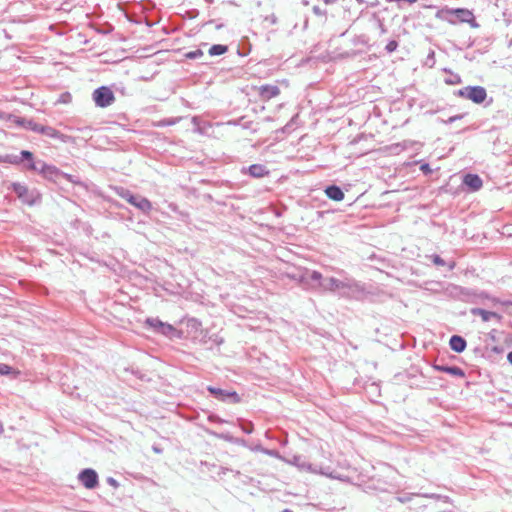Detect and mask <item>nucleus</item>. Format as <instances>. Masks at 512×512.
Here are the masks:
<instances>
[{
	"label": "nucleus",
	"instance_id": "7ed1b4c3",
	"mask_svg": "<svg viewBox=\"0 0 512 512\" xmlns=\"http://www.w3.org/2000/svg\"><path fill=\"white\" fill-rule=\"evenodd\" d=\"M438 16L450 23H455V20L452 19L450 16H455L461 22L469 23L474 20L473 13L470 10L465 9V8H456V9L446 8V9L441 10L440 13L438 14Z\"/></svg>",
	"mask_w": 512,
	"mask_h": 512
},
{
	"label": "nucleus",
	"instance_id": "bb28decb",
	"mask_svg": "<svg viewBox=\"0 0 512 512\" xmlns=\"http://www.w3.org/2000/svg\"><path fill=\"white\" fill-rule=\"evenodd\" d=\"M12 372V368L4 363H0V374L1 375H9Z\"/></svg>",
	"mask_w": 512,
	"mask_h": 512
},
{
	"label": "nucleus",
	"instance_id": "f257e3e1",
	"mask_svg": "<svg viewBox=\"0 0 512 512\" xmlns=\"http://www.w3.org/2000/svg\"><path fill=\"white\" fill-rule=\"evenodd\" d=\"M303 285L311 288H318L325 292H338L340 296L354 298L363 292L361 285L354 279L345 277L337 279L335 277L323 278L322 274L316 270H306L300 278Z\"/></svg>",
	"mask_w": 512,
	"mask_h": 512
},
{
	"label": "nucleus",
	"instance_id": "ddd939ff",
	"mask_svg": "<svg viewBox=\"0 0 512 512\" xmlns=\"http://www.w3.org/2000/svg\"><path fill=\"white\" fill-rule=\"evenodd\" d=\"M471 314L474 316H480L482 321L488 322L492 319H495L497 321L501 320V315L497 314L496 312L487 311L482 308H473L471 309Z\"/></svg>",
	"mask_w": 512,
	"mask_h": 512
},
{
	"label": "nucleus",
	"instance_id": "0eeeda50",
	"mask_svg": "<svg viewBox=\"0 0 512 512\" xmlns=\"http://www.w3.org/2000/svg\"><path fill=\"white\" fill-rule=\"evenodd\" d=\"M290 464L298 467L301 470H305L311 473H319L322 475H326L330 478H336L333 474H328L325 471L318 469L316 466L308 463L306 459L300 455H294L291 460L288 461Z\"/></svg>",
	"mask_w": 512,
	"mask_h": 512
},
{
	"label": "nucleus",
	"instance_id": "6ab92c4d",
	"mask_svg": "<svg viewBox=\"0 0 512 512\" xmlns=\"http://www.w3.org/2000/svg\"><path fill=\"white\" fill-rule=\"evenodd\" d=\"M115 193L122 199L126 200L128 203H130V201L133 200L135 196L130 190L124 187H116Z\"/></svg>",
	"mask_w": 512,
	"mask_h": 512
},
{
	"label": "nucleus",
	"instance_id": "4c0bfd02",
	"mask_svg": "<svg viewBox=\"0 0 512 512\" xmlns=\"http://www.w3.org/2000/svg\"><path fill=\"white\" fill-rule=\"evenodd\" d=\"M359 4H363L365 1L364 0H356Z\"/></svg>",
	"mask_w": 512,
	"mask_h": 512
},
{
	"label": "nucleus",
	"instance_id": "72a5a7b5",
	"mask_svg": "<svg viewBox=\"0 0 512 512\" xmlns=\"http://www.w3.org/2000/svg\"><path fill=\"white\" fill-rule=\"evenodd\" d=\"M507 360L512 365V351L507 354Z\"/></svg>",
	"mask_w": 512,
	"mask_h": 512
},
{
	"label": "nucleus",
	"instance_id": "e433bc0d",
	"mask_svg": "<svg viewBox=\"0 0 512 512\" xmlns=\"http://www.w3.org/2000/svg\"><path fill=\"white\" fill-rule=\"evenodd\" d=\"M458 118H459L458 116H454V117H451V118L449 119V121H450V122H453V121H455V120H456V119H458Z\"/></svg>",
	"mask_w": 512,
	"mask_h": 512
},
{
	"label": "nucleus",
	"instance_id": "c756f323",
	"mask_svg": "<svg viewBox=\"0 0 512 512\" xmlns=\"http://www.w3.org/2000/svg\"><path fill=\"white\" fill-rule=\"evenodd\" d=\"M432 261L437 266L445 265V261L439 255H433L432 256Z\"/></svg>",
	"mask_w": 512,
	"mask_h": 512
},
{
	"label": "nucleus",
	"instance_id": "58836bf2",
	"mask_svg": "<svg viewBox=\"0 0 512 512\" xmlns=\"http://www.w3.org/2000/svg\"><path fill=\"white\" fill-rule=\"evenodd\" d=\"M439 512H454V511H452V510H448V511L447 510H442V511H439Z\"/></svg>",
	"mask_w": 512,
	"mask_h": 512
},
{
	"label": "nucleus",
	"instance_id": "412c9836",
	"mask_svg": "<svg viewBox=\"0 0 512 512\" xmlns=\"http://www.w3.org/2000/svg\"><path fill=\"white\" fill-rule=\"evenodd\" d=\"M39 133L46 135L50 138H58L60 136V133L56 129H54L50 126L41 125Z\"/></svg>",
	"mask_w": 512,
	"mask_h": 512
},
{
	"label": "nucleus",
	"instance_id": "f3484780",
	"mask_svg": "<svg viewBox=\"0 0 512 512\" xmlns=\"http://www.w3.org/2000/svg\"><path fill=\"white\" fill-rule=\"evenodd\" d=\"M325 194L327 195L328 198L334 201H341L344 199L343 191L336 185L328 186L325 189Z\"/></svg>",
	"mask_w": 512,
	"mask_h": 512
},
{
	"label": "nucleus",
	"instance_id": "b1692460",
	"mask_svg": "<svg viewBox=\"0 0 512 512\" xmlns=\"http://www.w3.org/2000/svg\"><path fill=\"white\" fill-rule=\"evenodd\" d=\"M175 331H176L175 328L171 324H168V323H165V322L162 325V327L159 329V333H161V334H163L165 336H170Z\"/></svg>",
	"mask_w": 512,
	"mask_h": 512
},
{
	"label": "nucleus",
	"instance_id": "79ce46f5",
	"mask_svg": "<svg viewBox=\"0 0 512 512\" xmlns=\"http://www.w3.org/2000/svg\"><path fill=\"white\" fill-rule=\"evenodd\" d=\"M267 454L272 455L273 452L272 451H267Z\"/></svg>",
	"mask_w": 512,
	"mask_h": 512
},
{
	"label": "nucleus",
	"instance_id": "39448f33",
	"mask_svg": "<svg viewBox=\"0 0 512 512\" xmlns=\"http://www.w3.org/2000/svg\"><path fill=\"white\" fill-rule=\"evenodd\" d=\"M93 100L98 107H108L115 101L112 90L106 86H101L93 92Z\"/></svg>",
	"mask_w": 512,
	"mask_h": 512
},
{
	"label": "nucleus",
	"instance_id": "5701e85b",
	"mask_svg": "<svg viewBox=\"0 0 512 512\" xmlns=\"http://www.w3.org/2000/svg\"><path fill=\"white\" fill-rule=\"evenodd\" d=\"M192 123L194 124L195 126V131L200 133V134H203L206 132V123H202L200 121V119L198 117H193L192 118Z\"/></svg>",
	"mask_w": 512,
	"mask_h": 512
},
{
	"label": "nucleus",
	"instance_id": "6e6552de",
	"mask_svg": "<svg viewBox=\"0 0 512 512\" xmlns=\"http://www.w3.org/2000/svg\"><path fill=\"white\" fill-rule=\"evenodd\" d=\"M78 479L87 489H94L98 485V474L91 468H86L78 474Z\"/></svg>",
	"mask_w": 512,
	"mask_h": 512
},
{
	"label": "nucleus",
	"instance_id": "a19ab883",
	"mask_svg": "<svg viewBox=\"0 0 512 512\" xmlns=\"http://www.w3.org/2000/svg\"><path fill=\"white\" fill-rule=\"evenodd\" d=\"M283 512H292V511L289 509H285V510H283Z\"/></svg>",
	"mask_w": 512,
	"mask_h": 512
},
{
	"label": "nucleus",
	"instance_id": "393cba45",
	"mask_svg": "<svg viewBox=\"0 0 512 512\" xmlns=\"http://www.w3.org/2000/svg\"><path fill=\"white\" fill-rule=\"evenodd\" d=\"M398 47V43L395 40H391L387 43L385 49L387 52L392 53L394 52Z\"/></svg>",
	"mask_w": 512,
	"mask_h": 512
},
{
	"label": "nucleus",
	"instance_id": "f704fd0d",
	"mask_svg": "<svg viewBox=\"0 0 512 512\" xmlns=\"http://www.w3.org/2000/svg\"><path fill=\"white\" fill-rule=\"evenodd\" d=\"M313 11H314V13H315V14H317V15H320V14H321V11H320V9H319L318 7H314V8H313Z\"/></svg>",
	"mask_w": 512,
	"mask_h": 512
},
{
	"label": "nucleus",
	"instance_id": "f03ea898",
	"mask_svg": "<svg viewBox=\"0 0 512 512\" xmlns=\"http://www.w3.org/2000/svg\"><path fill=\"white\" fill-rule=\"evenodd\" d=\"M24 160L28 161L26 164L27 169L37 171L47 179L54 180L61 174L59 169L55 166L48 165L42 160H34L33 154L27 150L21 151L19 156H13L11 163L19 164Z\"/></svg>",
	"mask_w": 512,
	"mask_h": 512
},
{
	"label": "nucleus",
	"instance_id": "7c9ffc66",
	"mask_svg": "<svg viewBox=\"0 0 512 512\" xmlns=\"http://www.w3.org/2000/svg\"><path fill=\"white\" fill-rule=\"evenodd\" d=\"M420 170H421L422 172H424L425 174H428V173H430V172L432 171V170H431V168H430V166H429V164H427V163L422 164V165L420 166Z\"/></svg>",
	"mask_w": 512,
	"mask_h": 512
},
{
	"label": "nucleus",
	"instance_id": "dca6fc26",
	"mask_svg": "<svg viewBox=\"0 0 512 512\" xmlns=\"http://www.w3.org/2000/svg\"><path fill=\"white\" fill-rule=\"evenodd\" d=\"M449 345H450V348L457 352V353H461L465 350L466 348V341L464 338H462L461 336H458V335H453L451 338H450V341H449Z\"/></svg>",
	"mask_w": 512,
	"mask_h": 512
},
{
	"label": "nucleus",
	"instance_id": "a211bd4d",
	"mask_svg": "<svg viewBox=\"0 0 512 512\" xmlns=\"http://www.w3.org/2000/svg\"><path fill=\"white\" fill-rule=\"evenodd\" d=\"M437 369L440 371H443L447 374H450L452 376H455V377H464L465 376L464 371L457 366H441V367H437Z\"/></svg>",
	"mask_w": 512,
	"mask_h": 512
},
{
	"label": "nucleus",
	"instance_id": "2f4dec72",
	"mask_svg": "<svg viewBox=\"0 0 512 512\" xmlns=\"http://www.w3.org/2000/svg\"><path fill=\"white\" fill-rule=\"evenodd\" d=\"M242 430H243L245 433L250 434V433H252V426H251V425H250L249 427H245V426H243V427H242Z\"/></svg>",
	"mask_w": 512,
	"mask_h": 512
},
{
	"label": "nucleus",
	"instance_id": "cd10ccee",
	"mask_svg": "<svg viewBox=\"0 0 512 512\" xmlns=\"http://www.w3.org/2000/svg\"><path fill=\"white\" fill-rule=\"evenodd\" d=\"M431 498L442 500L444 503L452 504V500L448 496L438 495V494H432L430 496Z\"/></svg>",
	"mask_w": 512,
	"mask_h": 512
},
{
	"label": "nucleus",
	"instance_id": "4468645a",
	"mask_svg": "<svg viewBox=\"0 0 512 512\" xmlns=\"http://www.w3.org/2000/svg\"><path fill=\"white\" fill-rule=\"evenodd\" d=\"M463 183L471 188L473 191H477L482 187V179L476 174H467L463 179Z\"/></svg>",
	"mask_w": 512,
	"mask_h": 512
},
{
	"label": "nucleus",
	"instance_id": "a878e982",
	"mask_svg": "<svg viewBox=\"0 0 512 512\" xmlns=\"http://www.w3.org/2000/svg\"><path fill=\"white\" fill-rule=\"evenodd\" d=\"M202 55H203L202 50L196 49L195 51L188 52L186 54V57L190 58V59H196L198 57H201Z\"/></svg>",
	"mask_w": 512,
	"mask_h": 512
},
{
	"label": "nucleus",
	"instance_id": "ea45409f",
	"mask_svg": "<svg viewBox=\"0 0 512 512\" xmlns=\"http://www.w3.org/2000/svg\"><path fill=\"white\" fill-rule=\"evenodd\" d=\"M154 451L157 452V453L160 452L159 448H154Z\"/></svg>",
	"mask_w": 512,
	"mask_h": 512
},
{
	"label": "nucleus",
	"instance_id": "20e7f679",
	"mask_svg": "<svg viewBox=\"0 0 512 512\" xmlns=\"http://www.w3.org/2000/svg\"><path fill=\"white\" fill-rule=\"evenodd\" d=\"M459 96L469 99L476 104H481L487 97L485 88L481 86H467L460 89L457 93Z\"/></svg>",
	"mask_w": 512,
	"mask_h": 512
},
{
	"label": "nucleus",
	"instance_id": "9b49d317",
	"mask_svg": "<svg viewBox=\"0 0 512 512\" xmlns=\"http://www.w3.org/2000/svg\"><path fill=\"white\" fill-rule=\"evenodd\" d=\"M257 92H258L259 97L263 101H268L271 98L278 96L280 94V89L276 85L265 84V85L259 86L257 88Z\"/></svg>",
	"mask_w": 512,
	"mask_h": 512
},
{
	"label": "nucleus",
	"instance_id": "f8f14e48",
	"mask_svg": "<svg viewBox=\"0 0 512 512\" xmlns=\"http://www.w3.org/2000/svg\"><path fill=\"white\" fill-rule=\"evenodd\" d=\"M131 205L139 209L141 212L148 214L152 210V203L141 195H135L130 201Z\"/></svg>",
	"mask_w": 512,
	"mask_h": 512
},
{
	"label": "nucleus",
	"instance_id": "4be33fe9",
	"mask_svg": "<svg viewBox=\"0 0 512 512\" xmlns=\"http://www.w3.org/2000/svg\"><path fill=\"white\" fill-rule=\"evenodd\" d=\"M145 323L153 328L155 331L159 332V329L162 327V325L164 324V322H162L161 320H159L158 318H147Z\"/></svg>",
	"mask_w": 512,
	"mask_h": 512
},
{
	"label": "nucleus",
	"instance_id": "2eb2a0df",
	"mask_svg": "<svg viewBox=\"0 0 512 512\" xmlns=\"http://www.w3.org/2000/svg\"><path fill=\"white\" fill-rule=\"evenodd\" d=\"M247 171L254 178H262L269 174V170L262 164H253L247 168Z\"/></svg>",
	"mask_w": 512,
	"mask_h": 512
},
{
	"label": "nucleus",
	"instance_id": "423d86ee",
	"mask_svg": "<svg viewBox=\"0 0 512 512\" xmlns=\"http://www.w3.org/2000/svg\"><path fill=\"white\" fill-rule=\"evenodd\" d=\"M0 118L4 119L6 121H9L11 123H14L16 125L22 126L25 129L31 130L33 132L39 133L40 131V124L34 122L33 120H28L25 118H19L17 116H14L12 114H7L4 112H0Z\"/></svg>",
	"mask_w": 512,
	"mask_h": 512
},
{
	"label": "nucleus",
	"instance_id": "aec40b11",
	"mask_svg": "<svg viewBox=\"0 0 512 512\" xmlns=\"http://www.w3.org/2000/svg\"><path fill=\"white\" fill-rule=\"evenodd\" d=\"M227 50L228 47L226 45L215 44L209 48L208 53L210 56H219L226 53Z\"/></svg>",
	"mask_w": 512,
	"mask_h": 512
},
{
	"label": "nucleus",
	"instance_id": "1a4fd4ad",
	"mask_svg": "<svg viewBox=\"0 0 512 512\" xmlns=\"http://www.w3.org/2000/svg\"><path fill=\"white\" fill-rule=\"evenodd\" d=\"M207 390L218 400L220 401H230L233 403H238L240 398L235 391H227L220 388H216L213 386H208Z\"/></svg>",
	"mask_w": 512,
	"mask_h": 512
},
{
	"label": "nucleus",
	"instance_id": "473e14b6",
	"mask_svg": "<svg viewBox=\"0 0 512 512\" xmlns=\"http://www.w3.org/2000/svg\"><path fill=\"white\" fill-rule=\"evenodd\" d=\"M108 482L115 487L118 485L117 481L113 478H108Z\"/></svg>",
	"mask_w": 512,
	"mask_h": 512
},
{
	"label": "nucleus",
	"instance_id": "c85d7f7f",
	"mask_svg": "<svg viewBox=\"0 0 512 512\" xmlns=\"http://www.w3.org/2000/svg\"><path fill=\"white\" fill-rule=\"evenodd\" d=\"M70 101H71V95H70V93H63V94L60 96L59 100H58V102H60V103H65V104L69 103Z\"/></svg>",
	"mask_w": 512,
	"mask_h": 512
},
{
	"label": "nucleus",
	"instance_id": "c9c22d12",
	"mask_svg": "<svg viewBox=\"0 0 512 512\" xmlns=\"http://www.w3.org/2000/svg\"><path fill=\"white\" fill-rule=\"evenodd\" d=\"M336 0H324L325 4H332L334 3Z\"/></svg>",
	"mask_w": 512,
	"mask_h": 512
},
{
	"label": "nucleus",
	"instance_id": "9d476101",
	"mask_svg": "<svg viewBox=\"0 0 512 512\" xmlns=\"http://www.w3.org/2000/svg\"><path fill=\"white\" fill-rule=\"evenodd\" d=\"M13 191L17 194V196L24 202L29 205L34 204L35 197L33 193H30L28 191V188L25 185H22L20 183H13L12 184Z\"/></svg>",
	"mask_w": 512,
	"mask_h": 512
}]
</instances>
